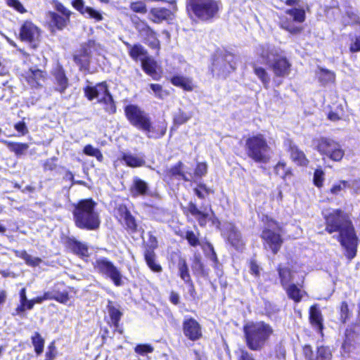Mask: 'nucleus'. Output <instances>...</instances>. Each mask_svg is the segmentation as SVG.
<instances>
[{"instance_id":"f257e3e1","label":"nucleus","mask_w":360,"mask_h":360,"mask_svg":"<svg viewBox=\"0 0 360 360\" xmlns=\"http://www.w3.org/2000/svg\"><path fill=\"white\" fill-rule=\"evenodd\" d=\"M325 231L328 234L338 233L336 238L345 249V256L351 261L357 254L359 240L355 228L349 215L340 208L333 209L328 212H322Z\"/></svg>"},{"instance_id":"f03ea898","label":"nucleus","mask_w":360,"mask_h":360,"mask_svg":"<svg viewBox=\"0 0 360 360\" xmlns=\"http://www.w3.org/2000/svg\"><path fill=\"white\" fill-rule=\"evenodd\" d=\"M124 114L132 127L145 132L149 139H158L166 134L167 123L163 121L157 124L156 127H153L149 114L136 104L125 105L124 107Z\"/></svg>"},{"instance_id":"7ed1b4c3","label":"nucleus","mask_w":360,"mask_h":360,"mask_svg":"<svg viewBox=\"0 0 360 360\" xmlns=\"http://www.w3.org/2000/svg\"><path fill=\"white\" fill-rule=\"evenodd\" d=\"M72 207V219L77 229L88 231L100 229L101 215L96 209L97 202L92 198L79 200Z\"/></svg>"},{"instance_id":"20e7f679","label":"nucleus","mask_w":360,"mask_h":360,"mask_svg":"<svg viewBox=\"0 0 360 360\" xmlns=\"http://www.w3.org/2000/svg\"><path fill=\"white\" fill-rule=\"evenodd\" d=\"M245 342L250 351H261L274 335V328L264 321H250L243 326Z\"/></svg>"},{"instance_id":"39448f33","label":"nucleus","mask_w":360,"mask_h":360,"mask_svg":"<svg viewBox=\"0 0 360 360\" xmlns=\"http://www.w3.org/2000/svg\"><path fill=\"white\" fill-rule=\"evenodd\" d=\"M259 220L264 225L260 234L264 248L273 255H276L284 242L282 236L283 226L267 214H262Z\"/></svg>"},{"instance_id":"423d86ee","label":"nucleus","mask_w":360,"mask_h":360,"mask_svg":"<svg viewBox=\"0 0 360 360\" xmlns=\"http://www.w3.org/2000/svg\"><path fill=\"white\" fill-rule=\"evenodd\" d=\"M244 149L247 157L257 164H266L271 160V148L264 134L257 133L245 140Z\"/></svg>"},{"instance_id":"0eeeda50","label":"nucleus","mask_w":360,"mask_h":360,"mask_svg":"<svg viewBox=\"0 0 360 360\" xmlns=\"http://www.w3.org/2000/svg\"><path fill=\"white\" fill-rule=\"evenodd\" d=\"M221 8V3L217 0H186V10L191 19L202 22L215 18Z\"/></svg>"},{"instance_id":"6e6552de","label":"nucleus","mask_w":360,"mask_h":360,"mask_svg":"<svg viewBox=\"0 0 360 360\" xmlns=\"http://www.w3.org/2000/svg\"><path fill=\"white\" fill-rule=\"evenodd\" d=\"M84 97L89 101L97 99L98 103L103 105V110L109 115L117 112L116 102L111 94L106 81L96 83L94 86L86 85L83 88Z\"/></svg>"},{"instance_id":"1a4fd4ad","label":"nucleus","mask_w":360,"mask_h":360,"mask_svg":"<svg viewBox=\"0 0 360 360\" xmlns=\"http://www.w3.org/2000/svg\"><path fill=\"white\" fill-rule=\"evenodd\" d=\"M235 56L228 51H217L212 57L210 72L213 77L226 79L236 70Z\"/></svg>"},{"instance_id":"9d476101","label":"nucleus","mask_w":360,"mask_h":360,"mask_svg":"<svg viewBox=\"0 0 360 360\" xmlns=\"http://www.w3.org/2000/svg\"><path fill=\"white\" fill-rule=\"evenodd\" d=\"M92 264L96 272L109 278L115 286L119 287L123 285L120 270L107 257L98 258Z\"/></svg>"},{"instance_id":"9b49d317","label":"nucleus","mask_w":360,"mask_h":360,"mask_svg":"<svg viewBox=\"0 0 360 360\" xmlns=\"http://www.w3.org/2000/svg\"><path fill=\"white\" fill-rule=\"evenodd\" d=\"M285 13L292 18L281 19L279 27L292 35L301 34L304 31V27L296 25L295 22L303 23L306 20V12L303 8H292L285 10Z\"/></svg>"},{"instance_id":"f8f14e48","label":"nucleus","mask_w":360,"mask_h":360,"mask_svg":"<svg viewBox=\"0 0 360 360\" xmlns=\"http://www.w3.org/2000/svg\"><path fill=\"white\" fill-rule=\"evenodd\" d=\"M55 11H49L47 16L50 18V26L52 31L63 30L70 22L72 12L58 0H52Z\"/></svg>"},{"instance_id":"ddd939ff","label":"nucleus","mask_w":360,"mask_h":360,"mask_svg":"<svg viewBox=\"0 0 360 360\" xmlns=\"http://www.w3.org/2000/svg\"><path fill=\"white\" fill-rule=\"evenodd\" d=\"M210 210L212 211V216L205 210H200L195 202L189 201L186 207H181V210L184 216L189 219L193 217L198 221L199 226L204 228L207 226V221L212 220L214 224L220 225L219 219L215 216L212 210L211 205Z\"/></svg>"},{"instance_id":"4468645a","label":"nucleus","mask_w":360,"mask_h":360,"mask_svg":"<svg viewBox=\"0 0 360 360\" xmlns=\"http://www.w3.org/2000/svg\"><path fill=\"white\" fill-rule=\"evenodd\" d=\"M114 217L127 233L133 234L138 231L137 220L125 204H120L115 207Z\"/></svg>"},{"instance_id":"2eb2a0df","label":"nucleus","mask_w":360,"mask_h":360,"mask_svg":"<svg viewBox=\"0 0 360 360\" xmlns=\"http://www.w3.org/2000/svg\"><path fill=\"white\" fill-rule=\"evenodd\" d=\"M94 45V41L88 40L81 45L80 49L72 55L74 63L80 72H89L91 51V48Z\"/></svg>"},{"instance_id":"dca6fc26","label":"nucleus","mask_w":360,"mask_h":360,"mask_svg":"<svg viewBox=\"0 0 360 360\" xmlns=\"http://www.w3.org/2000/svg\"><path fill=\"white\" fill-rule=\"evenodd\" d=\"M182 332L185 338L191 342L198 341L203 336L201 325L192 316L184 317L182 321Z\"/></svg>"},{"instance_id":"f3484780","label":"nucleus","mask_w":360,"mask_h":360,"mask_svg":"<svg viewBox=\"0 0 360 360\" xmlns=\"http://www.w3.org/2000/svg\"><path fill=\"white\" fill-rule=\"evenodd\" d=\"M41 29L31 20H25L20 28L18 39L22 42L35 44L40 41Z\"/></svg>"},{"instance_id":"a211bd4d","label":"nucleus","mask_w":360,"mask_h":360,"mask_svg":"<svg viewBox=\"0 0 360 360\" xmlns=\"http://www.w3.org/2000/svg\"><path fill=\"white\" fill-rule=\"evenodd\" d=\"M284 146L289 153L290 158L297 166L307 167L309 165V160L304 152L295 143L293 140L288 139L284 141Z\"/></svg>"},{"instance_id":"6ab92c4d","label":"nucleus","mask_w":360,"mask_h":360,"mask_svg":"<svg viewBox=\"0 0 360 360\" xmlns=\"http://www.w3.org/2000/svg\"><path fill=\"white\" fill-rule=\"evenodd\" d=\"M106 309L108 310V316H105V321L110 328H113L114 332L122 334L123 328L120 324V321L123 316L122 311L112 300H108Z\"/></svg>"},{"instance_id":"aec40b11","label":"nucleus","mask_w":360,"mask_h":360,"mask_svg":"<svg viewBox=\"0 0 360 360\" xmlns=\"http://www.w3.org/2000/svg\"><path fill=\"white\" fill-rule=\"evenodd\" d=\"M185 165L181 160L164 171L165 179L169 181L179 180L184 182L191 181L189 175L184 170Z\"/></svg>"},{"instance_id":"412c9836","label":"nucleus","mask_w":360,"mask_h":360,"mask_svg":"<svg viewBox=\"0 0 360 360\" xmlns=\"http://www.w3.org/2000/svg\"><path fill=\"white\" fill-rule=\"evenodd\" d=\"M274 59L270 68L273 70L274 75L277 77H285L290 74L291 63L284 56H280L278 53L274 55Z\"/></svg>"},{"instance_id":"4be33fe9","label":"nucleus","mask_w":360,"mask_h":360,"mask_svg":"<svg viewBox=\"0 0 360 360\" xmlns=\"http://www.w3.org/2000/svg\"><path fill=\"white\" fill-rule=\"evenodd\" d=\"M309 322L321 336L323 335L324 318L316 304L311 305L309 309Z\"/></svg>"},{"instance_id":"5701e85b","label":"nucleus","mask_w":360,"mask_h":360,"mask_svg":"<svg viewBox=\"0 0 360 360\" xmlns=\"http://www.w3.org/2000/svg\"><path fill=\"white\" fill-rule=\"evenodd\" d=\"M51 75L54 77V84L56 85L54 90L60 94L65 93L69 87V79L63 67L60 65H57L51 71Z\"/></svg>"},{"instance_id":"b1692460","label":"nucleus","mask_w":360,"mask_h":360,"mask_svg":"<svg viewBox=\"0 0 360 360\" xmlns=\"http://www.w3.org/2000/svg\"><path fill=\"white\" fill-rule=\"evenodd\" d=\"M65 248L72 253L82 259L89 257V256L88 246L75 238L68 237L66 238Z\"/></svg>"},{"instance_id":"393cba45","label":"nucleus","mask_w":360,"mask_h":360,"mask_svg":"<svg viewBox=\"0 0 360 360\" xmlns=\"http://www.w3.org/2000/svg\"><path fill=\"white\" fill-rule=\"evenodd\" d=\"M141 66L143 71L153 80L158 81L162 78L161 71H158V62L151 56L148 55L145 58H143L141 62Z\"/></svg>"},{"instance_id":"a878e982","label":"nucleus","mask_w":360,"mask_h":360,"mask_svg":"<svg viewBox=\"0 0 360 360\" xmlns=\"http://www.w3.org/2000/svg\"><path fill=\"white\" fill-rule=\"evenodd\" d=\"M123 44L128 49L129 57L135 62H141L143 58L149 55L148 51L139 43L131 44L128 41H123Z\"/></svg>"},{"instance_id":"bb28decb","label":"nucleus","mask_w":360,"mask_h":360,"mask_svg":"<svg viewBox=\"0 0 360 360\" xmlns=\"http://www.w3.org/2000/svg\"><path fill=\"white\" fill-rule=\"evenodd\" d=\"M274 174L283 181L291 179L294 176L292 167L288 165L284 160H278L273 167Z\"/></svg>"},{"instance_id":"cd10ccee","label":"nucleus","mask_w":360,"mask_h":360,"mask_svg":"<svg viewBox=\"0 0 360 360\" xmlns=\"http://www.w3.org/2000/svg\"><path fill=\"white\" fill-rule=\"evenodd\" d=\"M150 20L155 23H160L164 20H172L174 14L171 10L165 7H154L149 11Z\"/></svg>"},{"instance_id":"c85d7f7f","label":"nucleus","mask_w":360,"mask_h":360,"mask_svg":"<svg viewBox=\"0 0 360 360\" xmlns=\"http://www.w3.org/2000/svg\"><path fill=\"white\" fill-rule=\"evenodd\" d=\"M141 31L144 37V42L150 49L159 51L160 41L158 38L157 33L148 25L143 26Z\"/></svg>"},{"instance_id":"c756f323","label":"nucleus","mask_w":360,"mask_h":360,"mask_svg":"<svg viewBox=\"0 0 360 360\" xmlns=\"http://www.w3.org/2000/svg\"><path fill=\"white\" fill-rule=\"evenodd\" d=\"M47 76V72L46 71L40 69H30L27 72L25 79L31 86L39 88L41 86L40 82L45 81Z\"/></svg>"},{"instance_id":"7c9ffc66","label":"nucleus","mask_w":360,"mask_h":360,"mask_svg":"<svg viewBox=\"0 0 360 360\" xmlns=\"http://www.w3.org/2000/svg\"><path fill=\"white\" fill-rule=\"evenodd\" d=\"M303 284L304 279L300 283L295 284L292 283L283 288L288 295V297L295 303L300 302L303 295L305 294V292L302 290Z\"/></svg>"},{"instance_id":"2f4dec72","label":"nucleus","mask_w":360,"mask_h":360,"mask_svg":"<svg viewBox=\"0 0 360 360\" xmlns=\"http://www.w3.org/2000/svg\"><path fill=\"white\" fill-rule=\"evenodd\" d=\"M192 117V112H186L184 110L179 108L173 115L172 125L170 128V132L172 133L173 131H176L181 125L187 123Z\"/></svg>"},{"instance_id":"473e14b6","label":"nucleus","mask_w":360,"mask_h":360,"mask_svg":"<svg viewBox=\"0 0 360 360\" xmlns=\"http://www.w3.org/2000/svg\"><path fill=\"white\" fill-rule=\"evenodd\" d=\"M54 300L60 303L66 304L70 300V293L63 282L57 283L52 289Z\"/></svg>"},{"instance_id":"72a5a7b5","label":"nucleus","mask_w":360,"mask_h":360,"mask_svg":"<svg viewBox=\"0 0 360 360\" xmlns=\"http://www.w3.org/2000/svg\"><path fill=\"white\" fill-rule=\"evenodd\" d=\"M335 140L326 136H321L314 140L315 150L323 157L328 152Z\"/></svg>"},{"instance_id":"f704fd0d","label":"nucleus","mask_w":360,"mask_h":360,"mask_svg":"<svg viewBox=\"0 0 360 360\" xmlns=\"http://www.w3.org/2000/svg\"><path fill=\"white\" fill-rule=\"evenodd\" d=\"M169 81L172 85L181 88L185 91H192L194 89L193 81L189 77L174 75L169 79Z\"/></svg>"},{"instance_id":"c9c22d12","label":"nucleus","mask_w":360,"mask_h":360,"mask_svg":"<svg viewBox=\"0 0 360 360\" xmlns=\"http://www.w3.org/2000/svg\"><path fill=\"white\" fill-rule=\"evenodd\" d=\"M276 271L280 283L283 288H285L290 283H292L293 274L292 271L290 268L278 264L276 266Z\"/></svg>"},{"instance_id":"e433bc0d","label":"nucleus","mask_w":360,"mask_h":360,"mask_svg":"<svg viewBox=\"0 0 360 360\" xmlns=\"http://www.w3.org/2000/svg\"><path fill=\"white\" fill-rule=\"evenodd\" d=\"M143 258L147 266L151 271L156 274L162 271V266L158 262L155 252H143Z\"/></svg>"},{"instance_id":"4c0bfd02","label":"nucleus","mask_w":360,"mask_h":360,"mask_svg":"<svg viewBox=\"0 0 360 360\" xmlns=\"http://www.w3.org/2000/svg\"><path fill=\"white\" fill-rule=\"evenodd\" d=\"M132 196L146 195L148 193V186L147 183L140 178L134 179L133 184L130 188Z\"/></svg>"},{"instance_id":"58836bf2","label":"nucleus","mask_w":360,"mask_h":360,"mask_svg":"<svg viewBox=\"0 0 360 360\" xmlns=\"http://www.w3.org/2000/svg\"><path fill=\"white\" fill-rule=\"evenodd\" d=\"M120 160L124 161L127 167L132 168L141 167L146 164L143 158L127 153H122Z\"/></svg>"},{"instance_id":"ea45409f","label":"nucleus","mask_w":360,"mask_h":360,"mask_svg":"<svg viewBox=\"0 0 360 360\" xmlns=\"http://www.w3.org/2000/svg\"><path fill=\"white\" fill-rule=\"evenodd\" d=\"M344 156L345 150L342 148L340 143L335 141V144L333 145V147L330 148L324 157L334 162H340Z\"/></svg>"},{"instance_id":"a19ab883","label":"nucleus","mask_w":360,"mask_h":360,"mask_svg":"<svg viewBox=\"0 0 360 360\" xmlns=\"http://www.w3.org/2000/svg\"><path fill=\"white\" fill-rule=\"evenodd\" d=\"M227 234V240L233 247L239 248L244 245L241 234L236 227L230 228Z\"/></svg>"},{"instance_id":"79ce46f5","label":"nucleus","mask_w":360,"mask_h":360,"mask_svg":"<svg viewBox=\"0 0 360 360\" xmlns=\"http://www.w3.org/2000/svg\"><path fill=\"white\" fill-rule=\"evenodd\" d=\"M207 173V164L206 162H198L195 164L193 174L189 173L191 181H196L201 179Z\"/></svg>"},{"instance_id":"37998d69","label":"nucleus","mask_w":360,"mask_h":360,"mask_svg":"<svg viewBox=\"0 0 360 360\" xmlns=\"http://www.w3.org/2000/svg\"><path fill=\"white\" fill-rule=\"evenodd\" d=\"M193 193L200 200H205L210 195L214 194L215 191L208 187L205 183L200 182L193 188Z\"/></svg>"},{"instance_id":"c03bdc74","label":"nucleus","mask_w":360,"mask_h":360,"mask_svg":"<svg viewBox=\"0 0 360 360\" xmlns=\"http://www.w3.org/2000/svg\"><path fill=\"white\" fill-rule=\"evenodd\" d=\"M350 187V184L346 180H339L332 184L331 187L326 191L332 196L341 195L342 192Z\"/></svg>"},{"instance_id":"a18cd8bd","label":"nucleus","mask_w":360,"mask_h":360,"mask_svg":"<svg viewBox=\"0 0 360 360\" xmlns=\"http://www.w3.org/2000/svg\"><path fill=\"white\" fill-rule=\"evenodd\" d=\"M31 342L34 347L35 354L39 356L41 355L44 351L45 340L41 335L36 331L31 336Z\"/></svg>"},{"instance_id":"49530a36","label":"nucleus","mask_w":360,"mask_h":360,"mask_svg":"<svg viewBox=\"0 0 360 360\" xmlns=\"http://www.w3.org/2000/svg\"><path fill=\"white\" fill-rule=\"evenodd\" d=\"M177 235L181 238H184L191 247L196 248L200 245V240L199 238L200 232L198 231L195 233L192 230H188L186 231L184 236L182 233H177Z\"/></svg>"},{"instance_id":"de8ad7c7","label":"nucleus","mask_w":360,"mask_h":360,"mask_svg":"<svg viewBox=\"0 0 360 360\" xmlns=\"http://www.w3.org/2000/svg\"><path fill=\"white\" fill-rule=\"evenodd\" d=\"M178 275L183 281H189L191 278L189 268L186 259L184 257H180L177 264Z\"/></svg>"},{"instance_id":"09e8293b","label":"nucleus","mask_w":360,"mask_h":360,"mask_svg":"<svg viewBox=\"0 0 360 360\" xmlns=\"http://www.w3.org/2000/svg\"><path fill=\"white\" fill-rule=\"evenodd\" d=\"M333 353L329 346L320 345L316 347L315 356L313 360H332Z\"/></svg>"},{"instance_id":"8fccbe9b","label":"nucleus","mask_w":360,"mask_h":360,"mask_svg":"<svg viewBox=\"0 0 360 360\" xmlns=\"http://www.w3.org/2000/svg\"><path fill=\"white\" fill-rule=\"evenodd\" d=\"M338 313L339 321L342 324H345L352 316V312L349 309L348 303L346 301L340 302Z\"/></svg>"},{"instance_id":"3c124183","label":"nucleus","mask_w":360,"mask_h":360,"mask_svg":"<svg viewBox=\"0 0 360 360\" xmlns=\"http://www.w3.org/2000/svg\"><path fill=\"white\" fill-rule=\"evenodd\" d=\"M254 73L256 76L260 79L262 83L263 84L265 89L269 88V84L270 82V77L266 71V70L262 67H258L254 65Z\"/></svg>"},{"instance_id":"603ef678","label":"nucleus","mask_w":360,"mask_h":360,"mask_svg":"<svg viewBox=\"0 0 360 360\" xmlns=\"http://www.w3.org/2000/svg\"><path fill=\"white\" fill-rule=\"evenodd\" d=\"M335 77V75L333 72L328 69L320 68L319 82L323 85L334 82Z\"/></svg>"},{"instance_id":"864d4df0","label":"nucleus","mask_w":360,"mask_h":360,"mask_svg":"<svg viewBox=\"0 0 360 360\" xmlns=\"http://www.w3.org/2000/svg\"><path fill=\"white\" fill-rule=\"evenodd\" d=\"M83 153L86 155L96 158L100 162L103 161V155L101 151L98 148H94L91 144L86 145L83 148Z\"/></svg>"},{"instance_id":"5fc2aeb1","label":"nucleus","mask_w":360,"mask_h":360,"mask_svg":"<svg viewBox=\"0 0 360 360\" xmlns=\"http://www.w3.org/2000/svg\"><path fill=\"white\" fill-rule=\"evenodd\" d=\"M8 148L17 155H20L24 153L28 148V144L26 143H18L8 141L6 143Z\"/></svg>"},{"instance_id":"6e6d98bb","label":"nucleus","mask_w":360,"mask_h":360,"mask_svg":"<svg viewBox=\"0 0 360 360\" xmlns=\"http://www.w3.org/2000/svg\"><path fill=\"white\" fill-rule=\"evenodd\" d=\"M356 341L354 338L345 336L341 345V352L343 354H349L355 348Z\"/></svg>"},{"instance_id":"4d7b16f0","label":"nucleus","mask_w":360,"mask_h":360,"mask_svg":"<svg viewBox=\"0 0 360 360\" xmlns=\"http://www.w3.org/2000/svg\"><path fill=\"white\" fill-rule=\"evenodd\" d=\"M158 247L157 238L152 233H148L147 243L145 245L143 252H155V250Z\"/></svg>"},{"instance_id":"13d9d810","label":"nucleus","mask_w":360,"mask_h":360,"mask_svg":"<svg viewBox=\"0 0 360 360\" xmlns=\"http://www.w3.org/2000/svg\"><path fill=\"white\" fill-rule=\"evenodd\" d=\"M129 8L136 13L146 14L148 12L146 4L142 1H132L129 4Z\"/></svg>"},{"instance_id":"bf43d9fd","label":"nucleus","mask_w":360,"mask_h":360,"mask_svg":"<svg viewBox=\"0 0 360 360\" xmlns=\"http://www.w3.org/2000/svg\"><path fill=\"white\" fill-rule=\"evenodd\" d=\"M134 349L136 354L141 356H145L154 352L153 346L149 343L137 344Z\"/></svg>"},{"instance_id":"052dcab7","label":"nucleus","mask_w":360,"mask_h":360,"mask_svg":"<svg viewBox=\"0 0 360 360\" xmlns=\"http://www.w3.org/2000/svg\"><path fill=\"white\" fill-rule=\"evenodd\" d=\"M324 172L321 169H316L314 172L313 184L315 186L321 188L323 186L325 177Z\"/></svg>"},{"instance_id":"680f3d73","label":"nucleus","mask_w":360,"mask_h":360,"mask_svg":"<svg viewBox=\"0 0 360 360\" xmlns=\"http://www.w3.org/2000/svg\"><path fill=\"white\" fill-rule=\"evenodd\" d=\"M349 51L351 53L360 52V35H354L353 37H350Z\"/></svg>"},{"instance_id":"e2e57ef3","label":"nucleus","mask_w":360,"mask_h":360,"mask_svg":"<svg viewBox=\"0 0 360 360\" xmlns=\"http://www.w3.org/2000/svg\"><path fill=\"white\" fill-rule=\"evenodd\" d=\"M58 158L57 157H52L50 158L46 159L44 164H43V169L45 172L46 171H54L57 169L58 165H57Z\"/></svg>"},{"instance_id":"0e129e2a","label":"nucleus","mask_w":360,"mask_h":360,"mask_svg":"<svg viewBox=\"0 0 360 360\" xmlns=\"http://www.w3.org/2000/svg\"><path fill=\"white\" fill-rule=\"evenodd\" d=\"M236 354L237 360H256L252 354L243 347L239 348L236 352Z\"/></svg>"},{"instance_id":"69168bd1","label":"nucleus","mask_w":360,"mask_h":360,"mask_svg":"<svg viewBox=\"0 0 360 360\" xmlns=\"http://www.w3.org/2000/svg\"><path fill=\"white\" fill-rule=\"evenodd\" d=\"M57 356V349L55 342L52 341L47 347V350L45 353L44 360H54Z\"/></svg>"},{"instance_id":"338daca9","label":"nucleus","mask_w":360,"mask_h":360,"mask_svg":"<svg viewBox=\"0 0 360 360\" xmlns=\"http://www.w3.org/2000/svg\"><path fill=\"white\" fill-rule=\"evenodd\" d=\"M86 13L88 14L89 18L94 19L97 22L101 21L103 18L102 14L99 11L90 6H86L84 14Z\"/></svg>"},{"instance_id":"774afa93","label":"nucleus","mask_w":360,"mask_h":360,"mask_svg":"<svg viewBox=\"0 0 360 360\" xmlns=\"http://www.w3.org/2000/svg\"><path fill=\"white\" fill-rule=\"evenodd\" d=\"M8 6L13 8L20 13H25L27 11L19 0H6Z\"/></svg>"}]
</instances>
